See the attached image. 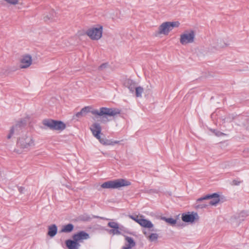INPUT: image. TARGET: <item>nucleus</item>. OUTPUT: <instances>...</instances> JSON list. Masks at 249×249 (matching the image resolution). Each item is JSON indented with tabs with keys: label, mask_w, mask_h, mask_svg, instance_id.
<instances>
[{
	"label": "nucleus",
	"mask_w": 249,
	"mask_h": 249,
	"mask_svg": "<svg viewBox=\"0 0 249 249\" xmlns=\"http://www.w3.org/2000/svg\"><path fill=\"white\" fill-rule=\"evenodd\" d=\"M90 112L93 115L98 116L108 115L109 116H114L120 113V111L117 109L109 108L107 107H101L99 110L97 109H92L90 106H87L83 108L80 112L76 114V116L79 117L80 115Z\"/></svg>",
	"instance_id": "nucleus-1"
},
{
	"label": "nucleus",
	"mask_w": 249,
	"mask_h": 249,
	"mask_svg": "<svg viewBox=\"0 0 249 249\" xmlns=\"http://www.w3.org/2000/svg\"><path fill=\"white\" fill-rule=\"evenodd\" d=\"M35 145V141L31 135H23L18 140L17 146L18 149L15 151L18 153H21L23 151H27Z\"/></svg>",
	"instance_id": "nucleus-2"
},
{
	"label": "nucleus",
	"mask_w": 249,
	"mask_h": 249,
	"mask_svg": "<svg viewBox=\"0 0 249 249\" xmlns=\"http://www.w3.org/2000/svg\"><path fill=\"white\" fill-rule=\"evenodd\" d=\"M179 26L180 23L178 21L163 22L159 26L155 36H168L174 28H178Z\"/></svg>",
	"instance_id": "nucleus-3"
},
{
	"label": "nucleus",
	"mask_w": 249,
	"mask_h": 249,
	"mask_svg": "<svg viewBox=\"0 0 249 249\" xmlns=\"http://www.w3.org/2000/svg\"><path fill=\"white\" fill-rule=\"evenodd\" d=\"M103 32V26L98 24L89 28L85 34L92 40H98L102 37Z\"/></svg>",
	"instance_id": "nucleus-4"
},
{
	"label": "nucleus",
	"mask_w": 249,
	"mask_h": 249,
	"mask_svg": "<svg viewBox=\"0 0 249 249\" xmlns=\"http://www.w3.org/2000/svg\"><path fill=\"white\" fill-rule=\"evenodd\" d=\"M131 184L130 181L123 178L118 179L105 182L101 185L103 188L116 189L121 187L129 186Z\"/></svg>",
	"instance_id": "nucleus-5"
},
{
	"label": "nucleus",
	"mask_w": 249,
	"mask_h": 249,
	"mask_svg": "<svg viewBox=\"0 0 249 249\" xmlns=\"http://www.w3.org/2000/svg\"><path fill=\"white\" fill-rule=\"evenodd\" d=\"M90 129L92 132L93 135L104 145H113L119 142V141L108 142L107 141L106 139H102L100 136V134L101 133V127L100 125L97 123H94L91 125L90 127Z\"/></svg>",
	"instance_id": "nucleus-6"
},
{
	"label": "nucleus",
	"mask_w": 249,
	"mask_h": 249,
	"mask_svg": "<svg viewBox=\"0 0 249 249\" xmlns=\"http://www.w3.org/2000/svg\"><path fill=\"white\" fill-rule=\"evenodd\" d=\"M195 38V33L193 30H186L180 35L179 42L182 45L192 43Z\"/></svg>",
	"instance_id": "nucleus-7"
},
{
	"label": "nucleus",
	"mask_w": 249,
	"mask_h": 249,
	"mask_svg": "<svg viewBox=\"0 0 249 249\" xmlns=\"http://www.w3.org/2000/svg\"><path fill=\"white\" fill-rule=\"evenodd\" d=\"M42 123L45 126L53 130L61 131L66 128L65 124L61 121L46 119L43 120Z\"/></svg>",
	"instance_id": "nucleus-8"
},
{
	"label": "nucleus",
	"mask_w": 249,
	"mask_h": 249,
	"mask_svg": "<svg viewBox=\"0 0 249 249\" xmlns=\"http://www.w3.org/2000/svg\"><path fill=\"white\" fill-rule=\"evenodd\" d=\"M33 63V58L29 54H24L21 56L18 60V66L20 69L29 68Z\"/></svg>",
	"instance_id": "nucleus-9"
},
{
	"label": "nucleus",
	"mask_w": 249,
	"mask_h": 249,
	"mask_svg": "<svg viewBox=\"0 0 249 249\" xmlns=\"http://www.w3.org/2000/svg\"><path fill=\"white\" fill-rule=\"evenodd\" d=\"M129 218L138 223L142 227L150 229L153 227V224L152 222L144 218V216L142 215H129Z\"/></svg>",
	"instance_id": "nucleus-10"
},
{
	"label": "nucleus",
	"mask_w": 249,
	"mask_h": 249,
	"mask_svg": "<svg viewBox=\"0 0 249 249\" xmlns=\"http://www.w3.org/2000/svg\"><path fill=\"white\" fill-rule=\"evenodd\" d=\"M182 220L185 222L193 223L199 219L197 213L196 212H188L186 213H183L181 216Z\"/></svg>",
	"instance_id": "nucleus-11"
},
{
	"label": "nucleus",
	"mask_w": 249,
	"mask_h": 249,
	"mask_svg": "<svg viewBox=\"0 0 249 249\" xmlns=\"http://www.w3.org/2000/svg\"><path fill=\"white\" fill-rule=\"evenodd\" d=\"M211 199V200L209 201V204L212 206L216 205L217 204L219 203L220 201L219 196L217 194H213L211 195H207L203 197H201L197 199V201L199 202L202 201L203 200Z\"/></svg>",
	"instance_id": "nucleus-12"
},
{
	"label": "nucleus",
	"mask_w": 249,
	"mask_h": 249,
	"mask_svg": "<svg viewBox=\"0 0 249 249\" xmlns=\"http://www.w3.org/2000/svg\"><path fill=\"white\" fill-rule=\"evenodd\" d=\"M58 18V13L55 11L52 10L44 17V20L46 22H53L57 21Z\"/></svg>",
	"instance_id": "nucleus-13"
},
{
	"label": "nucleus",
	"mask_w": 249,
	"mask_h": 249,
	"mask_svg": "<svg viewBox=\"0 0 249 249\" xmlns=\"http://www.w3.org/2000/svg\"><path fill=\"white\" fill-rule=\"evenodd\" d=\"M89 238V234L84 231H81L72 236L73 239L77 243L82 242L83 240H86Z\"/></svg>",
	"instance_id": "nucleus-14"
},
{
	"label": "nucleus",
	"mask_w": 249,
	"mask_h": 249,
	"mask_svg": "<svg viewBox=\"0 0 249 249\" xmlns=\"http://www.w3.org/2000/svg\"><path fill=\"white\" fill-rule=\"evenodd\" d=\"M66 245L69 249H78L80 246L79 243L74 240H66Z\"/></svg>",
	"instance_id": "nucleus-15"
},
{
	"label": "nucleus",
	"mask_w": 249,
	"mask_h": 249,
	"mask_svg": "<svg viewBox=\"0 0 249 249\" xmlns=\"http://www.w3.org/2000/svg\"><path fill=\"white\" fill-rule=\"evenodd\" d=\"M125 240L126 242L125 246L123 247V249H130L135 246V243L133 239L130 237H125Z\"/></svg>",
	"instance_id": "nucleus-16"
},
{
	"label": "nucleus",
	"mask_w": 249,
	"mask_h": 249,
	"mask_svg": "<svg viewBox=\"0 0 249 249\" xmlns=\"http://www.w3.org/2000/svg\"><path fill=\"white\" fill-rule=\"evenodd\" d=\"M19 128V126L18 124H16L15 125L12 126L8 133L7 135V138L8 139H10L16 133V132H18V129Z\"/></svg>",
	"instance_id": "nucleus-17"
},
{
	"label": "nucleus",
	"mask_w": 249,
	"mask_h": 249,
	"mask_svg": "<svg viewBox=\"0 0 249 249\" xmlns=\"http://www.w3.org/2000/svg\"><path fill=\"white\" fill-rule=\"evenodd\" d=\"M57 227L53 224L49 227L48 234L51 237H53L57 233Z\"/></svg>",
	"instance_id": "nucleus-18"
},
{
	"label": "nucleus",
	"mask_w": 249,
	"mask_h": 249,
	"mask_svg": "<svg viewBox=\"0 0 249 249\" xmlns=\"http://www.w3.org/2000/svg\"><path fill=\"white\" fill-rule=\"evenodd\" d=\"M74 226L71 224L64 225L60 231L61 232H70L73 230Z\"/></svg>",
	"instance_id": "nucleus-19"
},
{
	"label": "nucleus",
	"mask_w": 249,
	"mask_h": 249,
	"mask_svg": "<svg viewBox=\"0 0 249 249\" xmlns=\"http://www.w3.org/2000/svg\"><path fill=\"white\" fill-rule=\"evenodd\" d=\"M161 219L164 220L171 225H174L177 223V220L172 218H166L165 217H163L161 218Z\"/></svg>",
	"instance_id": "nucleus-20"
},
{
	"label": "nucleus",
	"mask_w": 249,
	"mask_h": 249,
	"mask_svg": "<svg viewBox=\"0 0 249 249\" xmlns=\"http://www.w3.org/2000/svg\"><path fill=\"white\" fill-rule=\"evenodd\" d=\"M147 238L151 242L156 241L158 238V234L155 233H151L147 236Z\"/></svg>",
	"instance_id": "nucleus-21"
},
{
	"label": "nucleus",
	"mask_w": 249,
	"mask_h": 249,
	"mask_svg": "<svg viewBox=\"0 0 249 249\" xmlns=\"http://www.w3.org/2000/svg\"><path fill=\"white\" fill-rule=\"evenodd\" d=\"M6 3L11 5H16L20 4L19 0H3Z\"/></svg>",
	"instance_id": "nucleus-22"
},
{
	"label": "nucleus",
	"mask_w": 249,
	"mask_h": 249,
	"mask_svg": "<svg viewBox=\"0 0 249 249\" xmlns=\"http://www.w3.org/2000/svg\"><path fill=\"white\" fill-rule=\"evenodd\" d=\"M136 95L137 97H141L142 94L143 92V89L141 87H138L136 88Z\"/></svg>",
	"instance_id": "nucleus-23"
},
{
	"label": "nucleus",
	"mask_w": 249,
	"mask_h": 249,
	"mask_svg": "<svg viewBox=\"0 0 249 249\" xmlns=\"http://www.w3.org/2000/svg\"><path fill=\"white\" fill-rule=\"evenodd\" d=\"M107 225L109 227L112 229H119V225L116 222H109L108 223Z\"/></svg>",
	"instance_id": "nucleus-24"
},
{
	"label": "nucleus",
	"mask_w": 249,
	"mask_h": 249,
	"mask_svg": "<svg viewBox=\"0 0 249 249\" xmlns=\"http://www.w3.org/2000/svg\"><path fill=\"white\" fill-rule=\"evenodd\" d=\"M119 229H113L112 230H110L109 231V232L110 234H112L113 235H115V234L118 235V234H120L121 233V232L119 231Z\"/></svg>",
	"instance_id": "nucleus-25"
},
{
	"label": "nucleus",
	"mask_w": 249,
	"mask_h": 249,
	"mask_svg": "<svg viewBox=\"0 0 249 249\" xmlns=\"http://www.w3.org/2000/svg\"><path fill=\"white\" fill-rule=\"evenodd\" d=\"M233 184L234 185H239V183H240V181H235V180H234L233 181Z\"/></svg>",
	"instance_id": "nucleus-26"
},
{
	"label": "nucleus",
	"mask_w": 249,
	"mask_h": 249,
	"mask_svg": "<svg viewBox=\"0 0 249 249\" xmlns=\"http://www.w3.org/2000/svg\"><path fill=\"white\" fill-rule=\"evenodd\" d=\"M206 206V205H204V206H200V208H202L205 207Z\"/></svg>",
	"instance_id": "nucleus-27"
}]
</instances>
